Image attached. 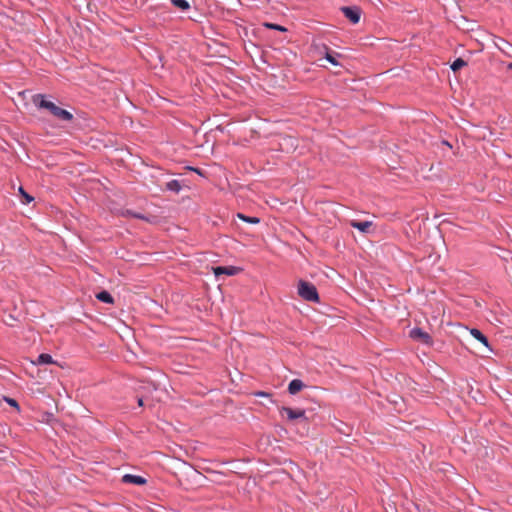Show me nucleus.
Here are the masks:
<instances>
[{
  "mask_svg": "<svg viewBox=\"0 0 512 512\" xmlns=\"http://www.w3.org/2000/svg\"><path fill=\"white\" fill-rule=\"evenodd\" d=\"M255 396H258V397H271L272 394L268 393V392H265V391H258L255 393Z\"/></svg>",
  "mask_w": 512,
  "mask_h": 512,
  "instance_id": "22",
  "label": "nucleus"
},
{
  "mask_svg": "<svg viewBox=\"0 0 512 512\" xmlns=\"http://www.w3.org/2000/svg\"><path fill=\"white\" fill-rule=\"evenodd\" d=\"M471 335L479 342L488 347V338L480 330L476 328L471 329Z\"/></svg>",
  "mask_w": 512,
  "mask_h": 512,
  "instance_id": "13",
  "label": "nucleus"
},
{
  "mask_svg": "<svg viewBox=\"0 0 512 512\" xmlns=\"http://www.w3.org/2000/svg\"><path fill=\"white\" fill-rule=\"evenodd\" d=\"M122 482L141 486L145 485L147 483V480L140 475L125 474L122 477Z\"/></svg>",
  "mask_w": 512,
  "mask_h": 512,
  "instance_id": "7",
  "label": "nucleus"
},
{
  "mask_svg": "<svg viewBox=\"0 0 512 512\" xmlns=\"http://www.w3.org/2000/svg\"><path fill=\"white\" fill-rule=\"evenodd\" d=\"M304 383L302 380L300 379H293L289 385H288V392L291 394V395H295L297 394L299 391H301L304 387Z\"/></svg>",
  "mask_w": 512,
  "mask_h": 512,
  "instance_id": "9",
  "label": "nucleus"
},
{
  "mask_svg": "<svg viewBox=\"0 0 512 512\" xmlns=\"http://www.w3.org/2000/svg\"><path fill=\"white\" fill-rule=\"evenodd\" d=\"M165 189L174 193H179L182 189V185L180 181L173 179L166 183Z\"/></svg>",
  "mask_w": 512,
  "mask_h": 512,
  "instance_id": "12",
  "label": "nucleus"
},
{
  "mask_svg": "<svg viewBox=\"0 0 512 512\" xmlns=\"http://www.w3.org/2000/svg\"><path fill=\"white\" fill-rule=\"evenodd\" d=\"M171 3L181 11H187L190 9V4L187 0H171Z\"/></svg>",
  "mask_w": 512,
  "mask_h": 512,
  "instance_id": "15",
  "label": "nucleus"
},
{
  "mask_svg": "<svg viewBox=\"0 0 512 512\" xmlns=\"http://www.w3.org/2000/svg\"><path fill=\"white\" fill-rule=\"evenodd\" d=\"M508 69H512V61L508 64Z\"/></svg>",
  "mask_w": 512,
  "mask_h": 512,
  "instance_id": "25",
  "label": "nucleus"
},
{
  "mask_svg": "<svg viewBox=\"0 0 512 512\" xmlns=\"http://www.w3.org/2000/svg\"><path fill=\"white\" fill-rule=\"evenodd\" d=\"M242 271V268L237 266H217L213 268V272L215 276L219 275H228V276H234L239 274Z\"/></svg>",
  "mask_w": 512,
  "mask_h": 512,
  "instance_id": "6",
  "label": "nucleus"
},
{
  "mask_svg": "<svg viewBox=\"0 0 512 512\" xmlns=\"http://www.w3.org/2000/svg\"><path fill=\"white\" fill-rule=\"evenodd\" d=\"M37 364H53L54 360L50 354L42 353L37 358Z\"/></svg>",
  "mask_w": 512,
  "mask_h": 512,
  "instance_id": "16",
  "label": "nucleus"
},
{
  "mask_svg": "<svg viewBox=\"0 0 512 512\" xmlns=\"http://www.w3.org/2000/svg\"><path fill=\"white\" fill-rule=\"evenodd\" d=\"M237 217L239 219L243 220L244 222L249 223V224H258V223H260V218H258V217L247 216V215L242 214V213H238Z\"/></svg>",
  "mask_w": 512,
  "mask_h": 512,
  "instance_id": "17",
  "label": "nucleus"
},
{
  "mask_svg": "<svg viewBox=\"0 0 512 512\" xmlns=\"http://www.w3.org/2000/svg\"><path fill=\"white\" fill-rule=\"evenodd\" d=\"M344 16L349 19L352 24H357L361 18V9L358 6H343L340 8Z\"/></svg>",
  "mask_w": 512,
  "mask_h": 512,
  "instance_id": "4",
  "label": "nucleus"
},
{
  "mask_svg": "<svg viewBox=\"0 0 512 512\" xmlns=\"http://www.w3.org/2000/svg\"><path fill=\"white\" fill-rule=\"evenodd\" d=\"M19 193L22 197L21 202L23 204H29L34 200V198L31 195H29L22 186L19 187Z\"/></svg>",
  "mask_w": 512,
  "mask_h": 512,
  "instance_id": "19",
  "label": "nucleus"
},
{
  "mask_svg": "<svg viewBox=\"0 0 512 512\" xmlns=\"http://www.w3.org/2000/svg\"><path fill=\"white\" fill-rule=\"evenodd\" d=\"M5 401L12 407L16 408L17 410L20 409L18 402L13 398L5 397Z\"/></svg>",
  "mask_w": 512,
  "mask_h": 512,
  "instance_id": "21",
  "label": "nucleus"
},
{
  "mask_svg": "<svg viewBox=\"0 0 512 512\" xmlns=\"http://www.w3.org/2000/svg\"><path fill=\"white\" fill-rule=\"evenodd\" d=\"M191 170L195 171L196 173L200 174L201 175V172L198 168H191Z\"/></svg>",
  "mask_w": 512,
  "mask_h": 512,
  "instance_id": "24",
  "label": "nucleus"
},
{
  "mask_svg": "<svg viewBox=\"0 0 512 512\" xmlns=\"http://www.w3.org/2000/svg\"><path fill=\"white\" fill-rule=\"evenodd\" d=\"M32 101L38 108L48 110L58 120L70 122L74 118L73 114L68 110L46 100L43 94L34 95Z\"/></svg>",
  "mask_w": 512,
  "mask_h": 512,
  "instance_id": "1",
  "label": "nucleus"
},
{
  "mask_svg": "<svg viewBox=\"0 0 512 512\" xmlns=\"http://www.w3.org/2000/svg\"><path fill=\"white\" fill-rule=\"evenodd\" d=\"M466 65L467 62L465 60H463L462 58H457L456 60L453 61L450 68L452 69L453 72H457Z\"/></svg>",
  "mask_w": 512,
  "mask_h": 512,
  "instance_id": "18",
  "label": "nucleus"
},
{
  "mask_svg": "<svg viewBox=\"0 0 512 512\" xmlns=\"http://www.w3.org/2000/svg\"><path fill=\"white\" fill-rule=\"evenodd\" d=\"M350 225L362 233H368L370 231V228L372 227L373 223L371 221L359 222V221L352 220L350 222Z\"/></svg>",
  "mask_w": 512,
  "mask_h": 512,
  "instance_id": "8",
  "label": "nucleus"
},
{
  "mask_svg": "<svg viewBox=\"0 0 512 512\" xmlns=\"http://www.w3.org/2000/svg\"><path fill=\"white\" fill-rule=\"evenodd\" d=\"M265 26L270 29H274V30H278V31H286L285 27L278 25V24L266 23Z\"/></svg>",
  "mask_w": 512,
  "mask_h": 512,
  "instance_id": "20",
  "label": "nucleus"
},
{
  "mask_svg": "<svg viewBox=\"0 0 512 512\" xmlns=\"http://www.w3.org/2000/svg\"><path fill=\"white\" fill-rule=\"evenodd\" d=\"M298 295L305 301L319 303L320 297L314 284L300 280L298 283Z\"/></svg>",
  "mask_w": 512,
  "mask_h": 512,
  "instance_id": "2",
  "label": "nucleus"
},
{
  "mask_svg": "<svg viewBox=\"0 0 512 512\" xmlns=\"http://www.w3.org/2000/svg\"><path fill=\"white\" fill-rule=\"evenodd\" d=\"M410 338L415 341L421 342L423 344L431 346L433 344V339L429 333L424 331L419 327H414L409 332Z\"/></svg>",
  "mask_w": 512,
  "mask_h": 512,
  "instance_id": "3",
  "label": "nucleus"
},
{
  "mask_svg": "<svg viewBox=\"0 0 512 512\" xmlns=\"http://www.w3.org/2000/svg\"><path fill=\"white\" fill-rule=\"evenodd\" d=\"M121 215L123 217L136 218V219L144 220V221H147V222L150 221V219L147 216H145L144 214L134 212V211H132L130 209L123 210L121 212Z\"/></svg>",
  "mask_w": 512,
  "mask_h": 512,
  "instance_id": "11",
  "label": "nucleus"
},
{
  "mask_svg": "<svg viewBox=\"0 0 512 512\" xmlns=\"http://www.w3.org/2000/svg\"><path fill=\"white\" fill-rule=\"evenodd\" d=\"M95 297L103 303L114 304L113 296L106 290L98 292Z\"/></svg>",
  "mask_w": 512,
  "mask_h": 512,
  "instance_id": "10",
  "label": "nucleus"
},
{
  "mask_svg": "<svg viewBox=\"0 0 512 512\" xmlns=\"http://www.w3.org/2000/svg\"><path fill=\"white\" fill-rule=\"evenodd\" d=\"M138 405H139V406H143V399H142V398H139V399H138Z\"/></svg>",
  "mask_w": 512,
  "mask_h": 512,
  "instance_id": "23",
  "label": "nucleus"
},
{
  "mask_svg": "<svg viewBox=\"0 0 512 512\" xmlns=\"http://www.w3.org/2000/svg\"><path fill=\"white\" fill-rule=\"evenodd\" d=\"M286 413L289 420L302 419L306 423L308 422V418L306 416L304 409H292L290 407H281L280 414Z\"/></svg>",
  "mask_w": 512,
  "mask_h": 512,
  "instance_id": "5",
  "label": "nucleus"
},
{
  "mask_svg": "<svg viewBox=\"0 0 512 512\" xmlns=\"http://www.w3.org/2000/svg\"><path fill=\"white\" fill-rule=\"evenodd\" d=\"M321 47L323 48V50L325 51V59L330 62L332 65L334 66H338L339 65V62L336 60L335 56H333L331 53H330V49L329 47L326 45V44H321Z\"/></svg>",
  "mask_w": 512,
  "mask_h": 512,
  "instance_id": "14",
  "label": "nucleus"
}]
</instances>
